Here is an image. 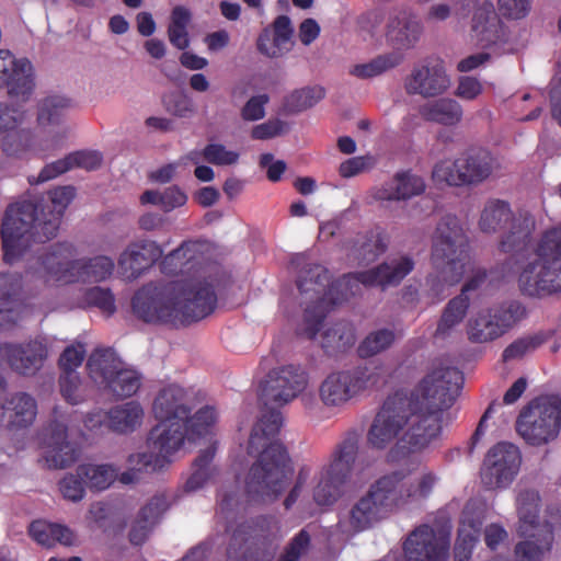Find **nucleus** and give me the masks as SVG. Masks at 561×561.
<instances>
[{
    "mask_svg": "<svg viewBox=\"0 0 561 561\" xmlns=\"http://www.w3.org/2000/svg\"><path fill=\"white\" fill-rule=\"evenodd\" d=\"M162 253V249L154 241L133 243L119 255L118 266L126 278L135 279L159 260Z\"/></svg>",
    "mask_w": 561,
    "mask_h": 561,
    "instance_id": "nucleus-32",
    "label": "nucleus"
},
{
    "mask_svg": "<svg viewBox=\"0 0 561 561\" xmlns=\"http://www.w3.org/2000/svg\"><path fill=\"white\" fill-rule=\"evenodd\" d=\"M39 206L33 201H22L10 205L1 225L4 260L12 263L21 256L33 242H45L41 239L42 226Z\"/></svg>",
    "mask_w": 561,
    "mask_h": 561,
    "instance_id": "nucleus-12",
    "label": "nucleus"
},
{
    "mask_svg": "<svg viewBox=\"0 0 561 561\" xmlns=\"http://www.w3.org/2000/svg\"><path fill=\"white\" fill-rule=\"evenodd\" d=\"M145 411L138 401L117 404L107 411V427L118 434H129L144 422Z\"/></svg>",
    "mask_w": 561,
    "mask_h": 561,
    "instance_id": "nucleus-38",
    "label": "nucleus"
},
{
    "mask_svg": "<svg viewBox=\"0 0 561 561\" xmlns=\"http://www.w3.org/2000/svg\"><path fill=\"white\" fill-rule=\"evenodd\" d=\"M191 405L187 392L178 385L163 388L156 397L152 412L158 420H170L188 423L191 421Z\"/></svg>",
    "mask_w": 561,
    "mask_h": 561,
    "instance_id": "nucleus-30",
    "label": "nucleus"
},
{
    "mask_svg": "<svg viewBox=\"0 0 561 561\" xmlns=\"http://www.w3.org/2000/svg\"><path fill=\"white\" fill-rule=\"evenodd\" d=\"M379 379L377 367L369 366L331 373L319 386L320 401L327 408H341L363 391L375 387Z\"/></svg>",
    "mask_w": 561,
    "mask_h": 561,
    "instance_id": "nucleus-16",
    "label": "nucleus"
},
{
    "mask_svg": "<svg viewBox=\"0 0 561 561\" xmlns=\"http://www.w3.org/2000/svg\"><path fill=\"white\" fill-rule=\"evenodd\" d=\"M217 419L214 408L205 407L198 410L191 419L190 424L170 420H159L149 433L147 439L148 449L152 450L157 457H161L164 465L167 458L178 451L185 439L196 440L211 432Z\"/></svg>",
    "mask_w": 561,
    "mask_h": 561,
    "instance_id": "nucleus-13",
    "label": "nucleus"
},
{
    "mask_svg": "<svg viewBox=\"0 0 561 561\" xmlns=\"http://www.w3.org/2000/svg\"><path fill=\"white\" fill-rule=\"evenodd\" d=\"M59 489L62 493L64 497L72 501L79 502L84 497V482L81 478L76 474H68L59 482Z\"/></svg>",
    "mask_w": 561,
    "mask_h": 561,
    "instance_id": "nucleus-64",
    "label": "nucleus"
},
{
    "mask_svg": "<svg viewBox=\"0 0 561 561\" xmlns=\"http://www.w3.org/2000/svg\"><path fill=\"white\" fill-rule=\"evenodd\" d=\"M1 415L7 420L10 430H22L31 426L37 415V402L26 392H15L4 400Z\"/></svg>",
    "mask_w": 561,
    "mask_h": 561,
    "instance_id": "nucleus-33",
    "label": "nucleus"
},
{
    "mask_svg": "<svg viewBox=\"0 0 561 561\" xmlns=\"http://www.w3.org/2000/svg\"><path fill=\"white\" fill-rule=\"evenodd\" d=\"M309 375L300 365L287 364L271 369L261 382L260 399L275 409L289 404L308 387Z\"/></svg>",
    "mask_w": 561,
    "mask_h": 561,
    "instance_id": "nucleus-17",
    "label": "nucleus"
},
{
    "mask_svg": "<svg viewBox=\"0 0 561 561\" xmlns=\"http://www.w3.org/2000/svg\"><path fill=\"white\" fill-rule=\"evenodd\" d=\"M541 499L538 490L517 485L515 489V510L517 514L516 531L528 539L515 546L516 561H542L552 550L554 542L553 526L539 523Z\"/></svg>",
    "mask_w": 561,
    "mask_h": 561,
    "instance_id": "nucleus-6",
    "label": "nucleus"
},
{
    "mask_svg": "<svg viewBox=\"0 0 561 561\" xmlns=\"http://www.w3.org/2000/svg\"><path fill=\"white\" fill-rule=\"evenodd\" d=\"M77 473L89 489L103 491L115 481L118 476V469L110 463L89 462L79 465Z\"/></svg>",
    "mask_w": 561,
    "mask_h": 561,
    "instance_id": "nucleus-46",
    "label": "nucleus"
},
{
    "mask_svg": "<svg viewBox=\"0 0 561 561\" xmlns=\"http://www.w3.org/2000/svg\"><path fill=\"white\" fill-rule=\"evenodd\" d=\"M291 264L300 267L296 284L301 297L300 304L307 305L301 333L312 340L319 332L328 307L337 305L353 296L350 294L351 286L347 288L336 287L343 277L329 286L328 270L319 264L307 263L304 254H296Z\"/></svg>",
    "mask_w": 561,
    "mask_h": 561,
    "instance_id": "nucleus-3",
    "label": "nucleus"
},
{
    "mask_svg": "<svg viewBox=\"0 0 561 561\" xmlns=\"http://www.w3.org/2000/svg\"><path fill=\"white\" fill-rule=\"evenodd\" d=\"M471 30L477 41L484 47L506 41L504 24L491 1H483L476 8Z\"/></svg>",
    "mask_w": 561,
    "mask_h": 561,
    "instance_id": "nucleus-31",
    "label": "nucleus"
},
{
    "mask_svg": "<svg viewBox=\"0 0 561 561\" xmlns=\"http://www.w3.org/2000/svg\"><path fill=\"white\" fill-rule=\"evenodd\" d=\"M85 353L84 346L80 343L68 346L59 358V366L62 369V374L76 371V368L82 364Z\"/></svg>",
    "mask_w": 561,
    "mask_h": 561,
    "instance_id": "nucleus-63",
    "label": "nucleus"
},
{
    "mask_svg": "<svg viewBox=\"0 0 561 561\" xmlns=\"http://www.w3.org/2000/svg\"><path fill=\"white\" fill-rule=\"evenodd\" d=\"M500 163L488 150L471 148L454 162L442 161L435 164L432 176L436 182L448 185H476L485 181Z\"/></svg>",
    "mask_w": 561,
    "mask_h": 561,
    "instance_id": "nucleus-14",
    "label": "nucleus"
},
{
    "mask_svg": "<svg viewBox=\"0 0 561 561\" xmlns=\"http://www.w3.org/2000/svg\"><path fill=\"white\" fill-rule=\"evenodd\" d=\"M215 453L216 444L211 443V445L203 450L195 459L193 463V473L187 479L185 484V489L187 491L194 492L199 490L213 477L214 471L210 467V462L215 456Z\"/></svg>",
    "mask_w": 561,
    "mask_h": 561,
    "instance_id": "nucleus-52",
    "label": "nucleus"
},
{
    "mask_svg": "<svg viewBox=\"0 0 561 561\" xmlns=\"http://www.w3.org/2000/svg\"><path fill=\"white\" fill-rule=\"evenodd\" d=\"M324 98V89L321 87H306L293 91L286 96L284 108L288 114L304 112L314 106Z\"/></svg>",
    "mask_w": 561,
    "mask_h": 561,
    "instance_id": "nucleus-53",
    "label": "nucleus"
},
{
    "mask_svg": "<svg viewBox=\"0 0 561 561\" xmlns=\"http://www.w3.org/2000/svg\"><path fill=\"white\" fill-rule=\"evenodd\" d=\"M386 518H388V516L368 489L351 506L347 514V525L352 531L360 533L371 528Z\"/></svg>",
    "mask_w": 561,
    "mask_h": 561,
    "instance_id": "nucleus-34",
    "label": "nucleus"
},
{
    "mask_svg": "<svg viewBox=\"0 0 561 561\" xmlns=\"http://www.w3.org/2000/svg\"><path fill=\"white\" fill-rule=\"evenodd\" d=\"M59 389L62 398L70 404L82 403L90 396L88 383L83 382L76 371L60 375Z\"/></svg>",
    "mask_w": 561,
    "mask_h": 561,
    "instance_id": "nucleus-54",
    "label": "nucleus"
},
{
    "mask_svg": "<svg viewBox=\"0 0 561 561\" xmlns=\"http://www.w3.org/2000/svg\"><path fill=\"white\" fill-rule=\"evenodd\" d=\"M462 381L457 368L438 366L420 380L410 396L388 397L369 425L367 446L374 450L389 448L387 457L391 461L428 448L440 437L445 414L455 403Z\"/></svg>",
    "mask_w": 561,
    "mask_h": 561,
    "instance_id": "nucleus-1",
    "label": "nucleus"
},
{
    "mask_svg": "<svg viewBox=\"0 0 561 561\" xmlns=\"http://www.w3.org/2000/svg\"><path fill=\"white\" fill-rule=\"evenodd\" d=\"M469 307L470 299L468 295H458L450 299L442 311L434 337L445 340L451 336L466 318Z\"/></svg>",
    "mask_w": 561,
    "mask_h": 561,
    "instance_id": "nucleus-42",
    "label": "nucleus"
},
{
    "mask_svg": "<svg viewBox=\"0 0 561 561\" xmlns=\"http://www.w3.org/2000/svg\"><path fill=\"white\" fill-rule=\"evenodd\" d=\"M72 106V101L65 95H48L37 103L36 121L39 126L58 125Z\"/></svg>",
    "mask_w": 561,
    "mask_h": 561,
    "instance_id": "nucleus-47",
    "label": "nucleus"
},
{
    "mask_svg": "<svg viewBox=\"0 0 561 561\" xmlns=\"http://www.w3.org/2000/svg\"><path fill=\"white\" fill-rule=\"evenodd\" d=\"M282 424L283 417L278 411L265 413L251 431L247 448L248 454L257 455L259 458L260 455L270 449L272 445H282L275 439Z\"/></svg>",
    "mask_w": 561,
    "mask_h": 561,
    "instance_id": "nucleus-35",
    "label": "nucleus"
},
{
    "mask_svg": "<svg viewBox=\"0 0 561 561\" xmlns=\"http://www.w3.org/2000/svg\"><path fill=\"white\" fill-rule=\"evenodd\" d=\"M311 545V537L306 529H301L287 545L278 561H298L304 557Z\"/></svg>",
    "mask_w": 561,
    "mask_h": 561,
    "instance_id": "nucleus-60",
    "label": "nucleus"
},
{
    "mask_svg": "<svg viewBox=\"0 0 561 561\" xmlns=\"http://www.w3.org/2000/svg\"><path fill=\"white\" fill-rule=\"evenodd\" d=\"M414 261L407 255L397 256L385 261L378 266L368 271L344 275L337 284V288H350L351 295H356L360 290V285L368 287H388L398 286L402 279L414 268Z\"/></svg>",
    "mask_w": 561,
    "mask_h": 561,
    "instance_id": "nucleus-20",
    "label": "nucleus"
},
{
    "mask_svg": "<svg viewBox=\"0 0 561 561\" xmlns=\"http://www.w3.org/2000/svg\"><path fill=\"white\" fill-rule=\"evenodd\" d=\"M21 289L18 274L0 273V328L20 319V304L15 299Z\"/></svg>",
    "mask_w": 561,
    "mask_h": 561,
    "instance_id": "nucleus-39",
    "label": "nucleus"
},
{
    "mask_svg": "<svg viewBox=\"0 0 561 561\" xmlns=\"http://www.w3.org/2000/svg\"><path fill=\"white\" fill-rule=\"evenodd\" d=\"M513 215L507 203L499 199L489 201L481 213L480 229L485 233H494L506 226Z\"/></svg>",
    "mask_w": 561,
    "mask_h": 561,
    "instance_id": "nucleus-49",
    "label": "nucleus"
},
{
    "mask_svg": "<svg viewBox=\"0 0 561 561\" xmlns=\"http://www.w3.org/2000/svg\"><path fill=\"white\" fill-rule=\"evenodd\" d=\"M267 94H257L251 96L241 108V117L247 122H255L264 118L265 105L268 103Z\"/></svg>",
    "mask_w": 561,
    "mask_h": 561,
    "instance_id": "nucleus-62",
    "label": "nucleus"
},
{
    "mask_svg": "<svg viewBox=\"0 0 561 561\" xmlns=\"http://www.w3.org/2000/svg\"><path fill=\"white\" fill-rule=\"evenodd\" d=\"M80 306L95 307L104 314L111 316L116 311L115 298L111 289L104 287H91L82 296Z\"/></svg>",
    "mask_w": 561,
    "mask_h": 561,
    "instance_id": "nucleus-56",
    "label": "nucleus"
},
{
    "mask_svg": "<svg viewBox=\"0 0 561 561\" xmlns=\"http://www.w3.org/2000/svg\"><path fill=\"white\" fill-rule=\"evenodd\" d=\"M50 353L47 337L36 336L23 342L0 344V365L7 364L18 375L34 376L44 366Z\"/></svg>",
    "mask_w": 561,
    "mask_h": 561,
    "instance_id": "nucleus-21",
    "label": "nucleus"
},
{
    "mask_svg": "<svg viewBox=\"0 0 561 561\" xmlns=\"http://www.w3.org/2000/svg\"><path fill=\"white\" fill-rule=\"evenodd\" d=\"M425 191L424 180L410 172L397 173L394 178L374 192L377 201H401L420 195Z\"/></svg>",
    "mask_w": 561,
    "mask_h": 561,
    "instance_id": "nucleus-36",
    "label": "nucleus"
},
{
    "mask_svg": "<svg viewBox=\"0 0 561 561\" xmlns=\"http://www.w3.org/2000/svg\"><path fill=\"white\" fill-rule=\"evenodd\" d=\"M450 84V78L442 62L416 65L403 80V89L408 95H420L424 99L443 95Z\"/></svg>",
    "mask_w": 561,
    "mask_h": 561,
    "instance_id": "nucleus-24",
    "label": "nucleus"
},
{
    "mask_svg": "<svg viewBox=\"0 0 561 561\" xmlns=\"http://www.w3.org/2000/svg\"><path fill=\"white\" fill-rule=\"evenodd\" d=\"M525 317V308L518 301L481 311L467 323L468 340L472 343H489L505 334Z\"/></svg>",
    "mask_w": 561,
    "mask_h": 561,
    "instance_id": "nucleus-19",
    "label": "nucleus"
},
{
    "mask_svg": "<svg viewBox=\"0 0 561 561\" xmlns=\"http://www.w3.org/2000/svg\"><path fill=\"white\" fill-rule=\"evenodd\" d=\"M141 204L159 206L163 211L169 213L187 202V195L176 185L169 186L163 191L148 190L140 196Z\"/></svg>",
    "mask_w": 561,
    "mask_h": 561,
    "instance_id": "nucleus-50",
    "label": "nucleus"
},
{
    "mask_svg": "<svg viewBox=\"0 0 561 561\" xmlns=\"http://www.w3.org/2000/svg\"><path fill=\"white\" fill-rule=\"evenodd\" d=\"M535 229L536 220L533 214L526 209H518L505 226L499 249L513 256L522 254L530 244Z\"/></svg>",
    "mask_w": 561,
    "mask_h": 561,
    "instance_id": "nucleus-27",
    "label": "nucleus"
},
{
    "mask_svg": "<svg viewBox=\"0 0 561 561\" xmlns=\"http://www.w3.org/2000/svg\"><path fill=\"white\" fill-rule=\"evenodd\" d=\"M518 434L533 446H541L554 440L561 428V400L539 399L529 404L516 422Z\"/></svg>",
    "mask_w": 561,
    "mask_h": 561,
    "instance_id": "nucleus-15",
    "label": "nucleus"
},
{
    "mask_svg": "<svg viewBox=\"0 0 561 561\" xmlns=\"http://www.w3.org/2000/svg\"><path fill=\"white\" fill-rule=\"evenodd\" d=\"M0 145L2 151L8 156L24 152L28 147V131L20 127L4 131L0 136Z\"/></svg>",
    "mask_w": 561,
    "mask_h": 561,
    "instance_id": "nucleus-57",
    "label": "nucleus"
},
{
    "mask_svg": "<svg viewBox=\"0 0 561 561\" xmlns=\"http://www.w3.org/2000/svg\"><path fill=\"white\" fill-rule=\"evenodd\" d=\"M449 530L435 529L427 524L415 527L403 542L408 561H448Z\"/></svg>",
    "mask_w": 561,
    "mask_h": 561,
    "instance_id": "nucleus-22",
    "label": "nucleus"
},
{
    "mask_svg": "<svg viewBox=\"0 0 561 561\" xmlns=\"http://www.w3.org/2000/svg\"><path fill=\"white\" fill-rule=\"evenodd\" d=\"M217 302L210 286L193 278L182 284H148L131 300L133 313L147 323L188 324L210 314Z\"/></svg>",
    "mask_w": 561,
    "mask_h": 561,
    "instance_id": "nucleus-2",
    "label": "nucleus"
},
{
    "mask_svg": "<svg viewBox=\"0 0 561 561\" xmlns=\"http://www.w3.org/2000/svg\"><path fill=\"white\" fill-rule=\"evenodd\" d=\"M420 114L427 122L444 126H456L461 122L463 111L460 103L455 99L440 98L422 105Z\"/></svg>",
    "mask_w": 561,
    "mask_h": 561,
    "instance_id": "nucleus-41",
    "label": "nucleus"
},
{
    "mask_svg": "<svg viewBox=\"0 0 561 561\" xmlns=\"http://www.w3.org/2000/svg\"><path fill=\"white\" fill-rule=\"evenodd\" d=\"M123 362L111 348H96L88 358L90 378L100 387H105Z\"/></svg>",
    "mask_w": 561,
    "mask_h": 561,
    "instance_id": "nucleus-43",
    "label": "nucleus"
},
{
    "mask_svg": "<svg viewBox=\"0 0 561 561\" xmlns=\"http://www.w3.org/2000/svg\"><path fill=\"white\" fill-rule=\"evenodd\" d=\"M43 446L39 461L48 469L68 468L78 458L76 447L68 440V428L64 421L55 420L46 427Z\"/></svg>",
    "mask_w": 561,
    "mask_h": 561,
    "instance_id": "nucleus-25",
    "label": "nucleus"
},
{
    "mask_svg": "<svg viewBox=\"0 0 561 561\" xmlns=\"http://www.w3.org/2000/svg\"><path fill=\"white\" fill-rule=\"evenodd\" d=\"M141 385L140 375L122 364L104 389L117 398H128L134 396Z\"/></svg>",
    "mask_w": 561,
    "mask_h": 561,
    "instance_id": "nucleus-51",
    "label": "nucleus"
},
{
    "mask_svg": "<svg viewBox=\"0 0 561 561\" xmlns=\"http://www.w3.org/2000/svg\"><path fill=\"white\" fill-rule=\"evenodd\" d=\"M127 462L128 466L139 474L141 472L156 471L164 466L161 457H157V455L150 449L148 451L129 455Z\"/></svg>",
    "mask_w": 561,
    "mask_h": 561,
    "instance_id": "nucleus-61",
    "label": "nucleus"
},
{
    "mask_svg": "<svg viewBox=\"0 0 561 561\" xmlns=\"http://www.w3.org/2000/svg\"><path fill=\"white\" fill-rule=\"evenodd\" d=\"M293 467L283 445H272L250 467L244 479V492L254 503H273L289 486Z\"/></svg>",
    "mask_w": 561,
    "mask_h": 561,
    "instance_id": "nucleus-7",
    "label": "nucleus"
},
{
    "mask_svg": "<svg viewBox=\"0 0 561 561\" xmlns=\"http://www.w3.org/2000/svg\"><path fill=\"white\" fill-rule=\"evenodd\" d=\"M28 533L37 543L47 548L54 547L56 543L66 547L77 543V536L69 527L46 520L33 522L30 525Z\"/></svg>",
    "mask_w": 561,
    "mask_h": 561,
    "instance_id": "nucleus-40",
    "label": "nucleus"
},
{
    "mask_svg": "<svg viewBox=\"0 0 561 561\" xmlns=\"http://www.w3.org/2000/svg\"><path fill=\"white\" fill-rule=\"evenodd\" d=\"M355 341V329L348 321H339L328 325L320 334L321 347L328 354L343 352L353 346Z\"/></svg>",
    "mask_w": 561,
    "mask_h": 561,
    "instance_id": "nucleus-44",
    "label": "nucleus"
},
{
    "mask_svg": "<svg viewBox=\"0 0 561 561\" xmlns=\"http://www.w3.org/2000/svg\"><path fill=\"white\" fill-rule=\"evenodd\" d=\"M432 256L439 278L446 285H455L462 278L469 264V251L457 217L447 215L438 222Z\"/></svg>",
    "mask_w": 561,
    "mask_h": 561,
    "instance_id": "nucleus-11",
    "label": "nucleus"
},
{
    "mask_svg": "<svg viewBox=\"0 0 561 561\" xmlns=\"http://www.w3.org/2000/svg\"><path fill=\"white\" fill-rule=\"evenodd\" d=\"M5 71H0V88H5L11 98L27 101L34 90V78L32 64L23 59L10 57L3 58Z\"/></svg>",
    "mask_w": 561,
    "mask_h": 561,
    "instance_id": "nucleus-28",
    "label": "nucleus"
},
{
    "mask_svg": "<svg viewBox=\"0 0 561 561\" xmlns=\"http://www.w3.org/2000/svg\"><path fill=\"white\" fill-rule=\"evenodd\" d=\"M399 335L393 329L379 328L370 331L359 343L357 353L360 358H369L379 355L389 348L398 340Z\"/></svg>",
    "mask_w": 561,
    "mask_h": 561,
    "instance_id": "nucleus-48",
    "label": "nucleus"
},
{
    "mask_svg": "<svg viewBox=\"0 0 561 561\" xmlns=\"http://www.w3.org/2000/svg\"><path fill=\"white\" fill-rule=\"evenodd\" d=\"M518 264V287L530 297L561 291V224L542 233L534 251Z\"/></svg>",
    "mask_w": 561,
    "mask_h": 561,
    "instance_id": "nucleus-5",
    "label": "nucleus"
},
{
    "mask_svg": "<svg viewBox=\"0 0 561 561\" xmlns=\"http://www.w3.org/2000/svg\"><path fill=\"white\" fill-rule=\"evenodd\" d=\"M293 33L290 19L287 15L277 16L273 22V38L268 28L260 34L256 42L259 51L268 58L283 56L288 51L286 44L290 41Z\"/></svg>",
    "mask_w": 561,
    "mask_h": 561,
    "instance_id": "nucleus-37",
    "label": "nucleus"
},
{
    "mask_svg": "<svg viewBox=\"0 0 561 561\" xmlns=\"http://www.w3.org/2000/svg\"><path fill=\"white\" fill-rule=\"evenodd\" d=\"M547 333H537L534 335H527L519 337L512 342L502 354L504 362L522 359L525 355H528L541 346L548 339Z\"/></svg>",
    "mask_w": 561,
    "mask_h": 561,
    "instance_id": "nucleus-55",
    "label": "nucleus"
},
{
    "mask_svg": "<svg viewBox=\"0 0 561 561\" xmlns=\"http://www.w3.org/2000/svg\"><path fill=\"white\" fill-rule=\"evenodd\" d=\"M483 520L484 505L478 500L468 501L460 516L458 536L454 548V561H469L471 559Z\"/></svg>",
    "mask_w": 561,
    "mask_h": 561,
    "instance_id": "nucleus-26",
    "label": "nucleus"
},
{
    "mask_svg": "<svg viewBox=\"0 0 561 561\" xmlns=\"http://www.w3.org/2000/svg\"><path fill=\"white\" fill-rule=\"evenodd\" d=\"M75 197V188L72 186H59L48 193V199L43 203H37L39 213L43 218H39L42 226L41 239L50 240L56 237L61 217Z\"/></svg>",
    "mask_w": 561,
    "mask_h": 561,
    "instance_id": "nucleus-29",
    "label": "nucleus"
},
{
    "mask_svg": "<svg viewBox=\"0 0 561 561\" xmlns=\"http://www.w3.org/2000/svg\"><path fill=\"white\" fill-rule=\"evenodd\" d=\"M203 158L215 165H232L238 162L239 153L221 144H209L203 149Z\"/></svg>",
    "mask_w": 561,
    "mask_h": 561,
    "instance_id": "nucleus-59",
    "label": "nucleus"
},
{
    "mask_svg": "<svg viewBox=\"0 0 561 561\" xmlns=\"http://www.w3.org/2000/svg\"><path fill=\"white\" fill-rule=\"evenodd\" d=\"M423 32L421 21L410 12H399L390 18L387 26V41L394 50L380 54L365 64L350 69V75L358 79H370L394 69L403 62V49H410L419 42Z\"/></svg>",
    "mask_w": 561,
    "mask_h": 561,
    "instance_id": "nucleus-9",
    "label": "nucleus"
},
{
    "mask_svg": "<svg viewBox=\"0 0 561 561\" xmlns=\"http://www.w3.org/2000/svg\"><path fill=\"white\" fill-rule=\"evenodd\" d=\"M207 245L199 241L183 242L178 249L169 253L161 262V268L167 274H188L185 279L174 282L182 284L193 278L202 279V286H210L214 290L217 282L218 266L204 263V253Z\"/></svg>",
    "mask_w": 561,
    "mask_h": 561,
    "instance_id": "nucleus-18",
    "label": "nucleus"
},
{
    "mask_svg": "<svg viewBox=\"0 0 561 561\" xmlns=\"http://www.w3.org/2000/svg\"><path fill=\"white\" fill-rule=\"evenodd\" d=\"M192 21V12L184 5H175L170 14L167 27V36L170 44L179 50H185L190 46L188 25Z\"/></svg>",
    "mask_w": 561,
    "mask_h": 561,
    "instance_id": "nucleus-45",
    "label": "nucleus"
},
{
    "mask_svg": "<svg viewBox=\"0 0 561 561\" xmlns=\"http://www.w3.org/2000/svg\"><path fill=\"white\" fill-rule=\"evenodd\" d=\"M386 243L380 233H369L357 242V257L362 262L369 263L386 251Z\"/></svg>",
    "mask_w": 561,
    "mask_h": 561,
    "instance_id": "nucleus-58",
    "label": "nucleus"
},
{
    "mask_svg": "<svg viewBox=\"0 0 561 561\" xmlns=\"http://www.w3.org/2000/svg\"><path fill=\"white\" fill-rule=\"evenodd\" d=\"M519 449L510 443H499L486 455L481 472L482 483L488 489L506 488L518 473Z\"/></svg>",
    "mask_w": 561,
    "mask_h": 561,
    "instance_id": "nucleus-23",
    "label": "nucleus"
},
{
    "mask_svg": "<svg viewBox=\"0 0 561 561\" xmlns=\"http://www.w3.org/2000/svg\"><path fill=\"white\" fill-rule=\"evenodd\" d=\"M405 480L404 470H394L379 477L368 488L388 517L410 504L426 500L438 479L433 472L426 471L413 482Z\"/></svg>",
    "mask_w": 561,
    "mask_h": 561,
    "instance_id": "nucleus-10",
    "label": "nucleus"
},
{
    "mask_svg": "<svg viewBox=\"0 0 561 561\" xmlns=\"http://www.w3.org/2000/svg\"><path fill=\"white\" fill-rule=\"evenodd\" d=\"M359 438L348 433L334 448L330 461L313 478L312 499L319 506H330L344 494L358 455Z\"/></svg>",
    "mask_w": 561,
    "mask_h": 561,
    "instance_id": "nucleus-8",
    "label": "nucleus"
},
{
    "mask_svg": "<svg viewBox=\"0 0 561 561\" xmlns=\"http://www.w3.org/2000/svg\"><path fill=\"white\" fill-rule=\"evenodd\" d=\"M76 250L71 243L61 242L50 245L38 260L35 275L45 285H66L78 282L100 283L107 279L115 267L114 261L106 255L75 259Z\"/></svg>",
    "mask_w": 561,
    "mask_h": 561,
    "instance_id": "nucleus-4",
    "label": "nucleus"
}]
</instances>
